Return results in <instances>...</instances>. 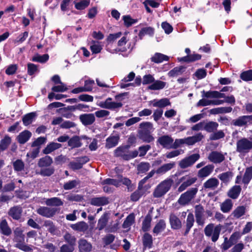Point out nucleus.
Masks as SVG:
<instances>
[{
  "instance_id": "obj_27",
  "label": "nucleus",
  "mask_w": 252,
  "mask_h": 252,
  "mask_svg": "<svg viewBox=\"0 0 252 252\" xmlns=\"http://www.w3.org/2000/svg\"><path fill=\"white\" fill-rule=\"evenodd\" d=\"M151 104L154 107H158L159 108L165 107L167 106L170 105V102L168 99L162 98L159 100L154 99L150 101Z\"/></svg>"
},
{
  "instance_id": "obj_38",
  "label": "nucleus",
  "mask_w": 252,
  "mask_h": 252,
  "mask_svg": "<svg viewBox=\"0 0 252 252\" xmlns=\"http://www.w3.org/2000/svg\"><path fill=\"white\" fill-rule=\"evenodd\" d=\"M233 202L231 200L227 199L220 205V209L224 213L229 212L232 208Z\"/></svg>"
},
{
  "instance_id": "obj_19",
  "label": "nucleus",
  "mask_w": 252,
  "mask_h": 252,
  "mask_svg": "<svg viewBox=\"0 0 252 252\" xmlns=\"http://www.w3.org/2000/svg\"><path fill=\"white\" fill-rule=\"evenodd\" d=\"M202 96L203 97L212 98H225V96L224 94L221 93L216 91H209L205 92L203 91L202 92Z\"/></svg>"
},
{
  "instance_id": "obj_33",
  "label": "nucleus",
  "mask_w": 252,
  "mask_h": 252,
  "mask_svg": "<svg viewBox=\"0 0 252 252\" xmlns=\"http://www.w3.org/2000/svg\"><path fill=\"white\" fill-rule=\"evenodd\" d=\"M219 184V182L218 179L215 178H211L204 183L203 187L205 189H214L218 186Z\"/></svg>"
},
{
  "instance_id": "obj_3",
  "label": "nucleus",
  "mask_w": 252,
  "mask_h": 252,
  "mask_svg": "<svg viewBox=\"0 0 252 252\" xmlns=\"http://www.w3.org/2000/svg\"><path fill=\"white\" fill-rule=\"evenodd\" d=\"M203 137L204 136L201 133H198L192 136L182 139H176L175 140L174 147H179L183 144H186L189 146L193 145L196 143L200 141Z\"/></svg>"
},
{
  "instance_id": "obj_44",
  "label": "nucleus",
  "mask_w": 252,
  "mask_h": 252,
  "mask_svg": "<svg viewBox=\"0 0 252 252\" xmlns=\"http://www.w3.org/2000/svg\"><path fill=\"white\" fill-rule=\"evenodd\" d=\"M252 179V166L246 168L243 178L242 182L245 184L248 185L251 179Z\"/></svg>"
},
{
  "instance_id": "obj_29",
  "label": "nucleus",
  "mask_w": 252,
  "mask_h": 252,
  "mask_svg": "<svg viewBox=\"0 0 252 252\" xmlns=\"http://www.w3.org/2000/svg\"><path fill=\"white\" fill-rule=\"evenodd\" d=\"M186 67L179 66L174 67L168 73V75L171 77H175L182 75L186 71Z\"/></svg>"
},
{
  "instance_id": "obj_4",
  "label": "nucleus",
  "mask_w": 252,
  "mask_h": 252,
  "mask_svg": "<svg viewBox=\"0 0 252 252\" xmlns=\"http://www.w3.org/2000/svg\"><path fill=\"white\" fill-rule=\"evenodd\" d=\"M197 191V188H191L181 195L178 200V202L179 204L183 206L189 204V202L194 198Z\"/></svg>"
},
{
  "instance_id": "obj_50",
  "label": "nucleus",
  "mask_w": 252,
  "mask_h": 252,
  "mask_svg": "<svg viewBox=\"0 0 252 252\" xmlns=\"http://www.w3.org/2000/svg\"><path fill=\"white\" fill-rule=\"evenodd\" d=\"M0 228L2 233L5 235H9L11 233L10 228L8 226L7 222L5 220H2L0 224Z\"/></svg>"
},
{
  "instance_id": "obj_51",
  "label": "nucleus",
  "mask_w": 252,
  "mask_h": 252,
  "mask_svg": "<svg viewBox=\"0 0 252 252\" xmlns=\"http://www.w3.org/2000/svg\"><path fill=\"white\" fill-rule=\"evenodd\" d=\"M39 153V148L37 147L33 149L27 154V160L28 162H30L31 160L36 158Z\"/></svg>"
},
{
  "instance_id": "obj_22",
  "label": "nucleus",
  "mask_w": 252,
  "mask_h": 252,
  "mask_svg": "<svg viewBox=\"0 0 252 252\" xmlns=\"http://www.w3.org/2000/svg\"><path fill=\"white\" fill-rule=\"evenodd\" d=\"M214 166L208 164L200 169L198 172V176L199 178H205L209 176L213 171Z\"/></svg>"
},
{
  "instance_id": "obj_32",
  "label": "nucleus",
  "mask_w": 252,
  "mask_h": 252,
  "mask_svg": "<svg viewBox=\"0 0 252 252\" xmlns=\"http://www.w3.org/2000/svg\"><path fill=\"white\" fill-rule=\"evenodd\" d=\"M22 210L20 207L15 206L10 209L9 211V215L13 219L18 220L20 218Z\"/></svg>"
},
{
  "instance_id": "obj_10",
  "label": "nucleus",
  "mask_w": 252,
  "mask_h": 252,
  "mask_svg": "<svg viewBox=\"0 0 252 252\" xmlns=\"http://www.w3.org/2000/svg\"><path fill=\"white\" fill-rule=\"evenodd\" d=\"M97 105L102 108L115 109L116 108L121 107L123 104L120 102L112 101V98L109 97L104 101H100L98 102Z\"/></svg>"
},
{
  "instance_id": "obj_53",
  "label": "nucleus",
  "mask_w": 252,
  "mask_h": 252,
  "mask_svg": "<svg viewBox=\"0 0 252 252\" xmlns=\"http://www.w3.org/2000/svg\"><path fill=\"white\" fill-rule=\"evenodd\" d=\"M154 29L153 28H152L151 27H145V28H143L141 29V30L139 32L138 35H139V37L141 39H142V37L145 35H146V34L150 35H153L154 33Z\"/></svg>"
},
{
  "instance_id": "obj_57",
  "label": "nucleus",
  "mask_w": 252,
  "mask_h": 252,
  "mask_svg": "<svg viewBox=\"0 0 252 252\" xmlns=\"http://www.w3.org/2000/svg\"><path fill=\"white\" fill-rule=\"evenodd\" d=\"M123 19L125 25L127 27H129L138 22L137 19H132L129 15L123 16Z\"/></svg>"
},
{
  "instance_id": "obj_34",
  "label": "nucleus",
  "mask_w": 252,
  "mask_h": 252,
  "mask_svg": "<svg viewBox=\"0 0 252 252\" xmlns=\"http://www.w3.org/2000/svg\"><path fill=\"white\" fill-rule=\"evenodd\" d=\"M241 191V188L240 186H234L231 188L227 193L228 196L232 198L236 199L238 198Z\"/></svg>"
},
{
  "instance_id": "obj_43",
  "label": "nucleus",
  "mask_w": 252,
  "mask_h": 252,
  "mask_svg": "<svg viewBox=\"0 0 252 252\" xmlns=\"http://www.w3.org/2000/svg\"><path fill=\"white\" fill-rule=\"evenodd\" d=\"M45 203L47 206H60L63 205V202L58 197H52L47 199Z\"/></svg>"
},
{
  "instance_id": "obj_62",
  "label": "nucleus",
  "mask_w": 252,
  "mask_h": 252,
  "mask_svg": "<svg viewBox=\"0 0 252 252\" xmlns=\"http://www.w3.org/2000/svg\"><path fill=\"white\" fill-rule=\"evenodd\" d=\"M127 34L123 36L118 41V46L120 47L119 50L123 52L126 50V47L125 46L127 41Z\"/></svg>"
},
{
  "instance_id": "obj_7",
  "label": "nucleus",
  "mask_w": 252,
  "mask_h": 252,
  "mask_svg": "<svg viewBox=\"0 0 252 252\" xmlns=\"http://www.w3.org/2000/svg\"><path fill=\"white\" fill-rule=\"evenodd\" d=\"M241 237V234L239 232H235L231 234L229 239L225 238L222 244V249L226 250L230 248L232 245L236 243Z\"/></svg>"
},
{
  "instance_id": "obj_20",
  "label": "nucleus",
  "mask_w": 252,
  "mask_h": 252,
  "mask_svg": "<svg viewBox=\"0 0 252 252\" xmlns=\"http://www.w3.org/2000/svg\"><path fill=\"white\" fill-rule=\"evenodd\" d=\"M128 152V146H120L115 150L114 154L116 157H121L124 159L127 160Z\"/></svg>"
},
{
  "instance_id": "obj_28",
  "label": "nucleus",
  "mask_w": 252,
  "mask_h": 252,
  "mask_svg": "<svg viewBox=\"0 0 252 252\" xmlns=\"http://www.w3.org/2000/svg\"><path fill=\"white\" fill-rule=\"evenodd\" d=\"M92 248V245L85 239L79 241V249L80 252H90Z\"/></svg>"
},
{
  "instance_id": "obj_48",
  "label": "nucleus",
  "mask_w": 252,
  "mask_h": 252,
  "mask_svg": "<svg viewBox=\"0 0 252 252\" xmlns=\"http://www.w3.org/2000/svg\"><path fill=\"white\" fill-rule=\"evenodd\" d=\"M218 126V124L215 122L204 123V129L208 132H212L217 129Z\"/></svg>"
},
{
  "instance_id": "obj_6",
  "label": "nucleus",
  "mask_w": 252,
  "mask_h": 252,
  "mask_svg": "<svg viewBox=\"0 0 252 252\" xmlns=\"http://www.w3.org/2000/svg\"><path fill=\"white\" fill-rule=\"evenodd\" d=\"M199 158L200 155L198 154H192L180 160L179 165L182 169L186 168L192 165Z\"/></svg>"
},
{
  "instance_id": "obj_46",
  "label": "nucleus",
  "mask_w": 252,
  "mask_h": 252,
  "mask_svg": "<svg viewBox=\"0 0 252 252\" xmlns=\"http://www.w3.org/2000/svg\"><path fill=\"white\" fill-rule=\"evenodd\" d=\"M68 145L72 148L81 147L82 143L80 142V138L78 136H74L72 137L68 140Z\"/></svg>"
},
{
  "instance_id": "obj_60",
  "label": "nucleus",
  "mask_w": 252,
  "mask_h": 252,
  "mask_svg": "<svg viewBox=\"0 0 252 252\" xmlns=\"http://www.w3.org/2000/svg\"><path fill=\"white\" fill-rule=\"evenodd\" d=\"M35 115L34 113H30L25 116L23 118V122L25 126H28L31 124L35 117Z\"/></svg>"
},
{
  "instance_id": "obj_24",
  "label": "nucleus",
  "mask_w": 252,
  "mask_h": 252,
  "mask_svg": "<svg viewBox=\"0 0 252 252\" xmlns=\"http://www.w3.org/2000/svg\"><path fill=\"white\" fill-rule=\"evenodd\" d=\"M80 119L85 125L92 124L95 121V117L93 114H84L80 115Z\"/></svg>"
},
{
  "instance_id": "obj_2",
  "label": "nucleus",
  "mask_w": 252,
  "mask_h": 252,
  "mask_svg": "<svg viewBox=\"0 0 252 252\" xmlns=\"http://www.w3.org/2000/svg\"><path fill=\"white\" fill-rule=\"evenodd\" d=\"M221 229L220 225L215 226L213 223H210L205 227L204 233L207 237H211V240L215 242L219 238Z\"/></svg>"
},
{
  "instance_id": "obj_35",
  "label": "nucleus",
  "mask_w": 252,
  "mask_h": 252,
  "mask_svg": "<svg viewBox=\"0 0 252 252\" xmlns=\"http://www.w3.org/2000/svg\"><path fill=\"white\" fill-rule=\"evenodd\" d=\"M119 136L118 135L110 136L106 139V147L107 148H111L116 146L119 142Z\"/></svg>"
},
{
  "instance_id": "obj_36",
  "label": "nucleus",
  "mask_w": 252,
  "mask_h": 252,
  "mask_svg": "<svg viewBox=\"0 0 252 252\" xmlns=\"http://www.w3.org/2000/svg\"><path fill=\"white\" fill-rule=\"evenodd\" d=\"M61 147L62 145L60 143L52 142L47 145L46 147L43 150V152L45 154H49Z\"/></svg>"
},
{
  "instance_id": "obj_25",
  "label": "nucleus",
  "mask_w": 252,
  "mask_h": 252,
  "mask_svg": "<svg viewBox=\"0 0 252 252\" xmlns=\"http://www.w3.org/2000/svg\"><path fill=\"white\" fill-rule=\"evenodd\" d=\"M171 228L174 229H178L181 228L182 223L180 219L175 214H172L169 218Z\"/></svg>"
},
{
  "instance_id": "obj_15",
  "label": "nucleus",
  "mask_w": 252,
  "mask_h": 252,
  "mask_svg": "<svg viewBox=\"0 0 252 252\" xmlns=\"http://www.w3.org/2000/svg\"><path fill=\"white\" fill-rule=\"evenodd\" d=\"M208 158L210 161L214 163H220L225 159L224 155L218 151H213L211 152Z\"/></svg>"
},
{
  "instance_id": "obj_58",
  "label": "nucleus",
  "mask_w": 252,
  "mask_h": 252,
  "mask_svg": "<svg viewBox=\"0 0 252 252\" xmlns=\"http://www.w3.org/2000/svg\"><path fill=\"white\" fill-rule=\"evenodd\" d=\"M144 193L143 189H139L138 187V189L131 195V199L133 201H136L143 195Z\"/></svg>"
},
{
  "instance_id": "obj_12",
  "label": "nucleus",
  "mask_w": 252,
  "mask_h": 252,
  "mask_svg": "<svg viewBox=\"0 0 252 252\" xmlns=\"http://www.w3.org/2000/svg\"><path fill=\"white\" fill-rule=\"evenodd\" d=\"M195 216L196 221L198 225L203 226L206 220L204 215V210L203 208L200 205H197L195 208Z\"/></svg>"
},
{
  "instance_id": "obj_52",
  "label": "nucleus",
  "mask_w": 252,
  "mask_h": 252,
  "mask_svg": "<svg viewBox=\"0 0 252 252\" xmlns=\"http://www.w3.org/2000/svg\"><path fill=\"white\" fill-rule=\"evenodd\" d=\"M134 221V215L132 214H131L129 215L126 219L123 224V227L124 228L129 229Z\"/></svg>"
},
{
  "instance_id": "obj_21",
  "label": "nucleus",
  "mask_w": 252,
  "mask_h": 252,
  "mask_svg": "<svg viewBox=\"0 0 252 252\" xmlns=\"http://www.w3.org/2000/svg\"><path fill=\"white\" fill-rule=\"evenodd\" d=\"M109 199L105 196L92 198L90 200V203L94 206H101L108 204Z\"/></svg>"
},
{
  "instance_id": "obj_18",
  "label": "nucleus",
  "mask_w": 252,
  "mask_h": 252,
  "mask_svg": "<svg viewBox=\"0 0 252 252\" xmlns=\"http://www.w3.org/2000/svg\"><path fill=\"white\" fill-rule=\"evenodd\" d=\"M110 215V214L109 212H106L99 218L97 224V228L98 230L100 231L106 228Z\"/></svg>"
},
{
  "instance_id": "obj_49",
  "label": "nucleus",
  "mask_w": 252,
  "mask_h": 252,
  "mask_svg": "<svg viewBox=\"0 0 252 252\" xmlns=\"http://www.w3.org/2000/svg\"><path fill=\"white\" fill-rule=\"evenodd\" d=\"M233 177V174L231 172L228 171L222 173L219 175V178L224 183H228Z\"/></svg>"
},
{
  "instance_id": "obj_59",
  "label": "nucleus",
  "mask_w": 252,
  "mask_h": 252,
  "mask_svg": "<svg viewBox=\"0 0 252 252\" xmlns=\"http://www.w3.org/2000/svg\"><path fill=\"white\" fill-rule=\"evenodd\" d=\"M152 221V218L151 217L147 216L142 222V229L144 231H148L151 227V223Z\"/></svg>"
},
{
  "instance_id": "obj_23",
  "label": "nucleus",
  "mask_w": 252,
  "mask_h": 252,
  "mask_svg": "<svg viewBox=\"0 0 252 252\" xmlns=\"http://www.w3.org/2000/svg\"><path fill=\"white\" fill-rule=\"evenodd\" d=\"M175 166V162H171L168 163L164 164L157 169V174L160 175H163L174 168Z\"/></svg>"
},
{
  "instance_id": "obj_11",
  "label": "nucleus",
  "mask_w": 252,
  "mask_h": 252,
  "mask_svg": "<svg viewBox=\"0 0 252 252\" xmlns=\"http://www.w3.org/2000/svg\"><path fill=\"white\" fill-rule=\"evenodd\" d=\"M158 141L163 147L166 149H176L178 147H174L175 142H173V139L168 135H164L159 137Z\"/></svg>"
},
{
  "instance_id": "obj_40",
  "label": "nucleus",
  "mask_w": 252,
  "mask_h": 252,
  "mask_svg": "<svg viewBox=\"0 0 252 252\" xmlns=\"http://www.w3.org/2000/svg\"><path fill=\"white\" fill-rule=\"evenodd\" d=\"M246 212V208L243 206L237 207L231 214V216L235 219H239L244 216Z\"/></svg>"
},
{
  "instance_id": "obj_55",
  "label": "nucleus",
  "mask_w": 252,
  "mask_h": 252,
  "mask_svg": "<svg viewBox=\"0 0 252 252\" xmlns=\"http://www.w3.org/2000/svg\"><path fill=\"white\" fill-rule=\"evenodd\" d=\"M119 225L118 220H117L115 223L112 222L106 227L105 230L106 232H115L119 229Z\"/></svg>"
},
{
  "instance_id": "obj_39",
  "label": "nucleus",
  "mask_w": 252,
  "mask_h": 252,
  "mask_svg": "<svg viewBox=\"0 0 252 252\" xmlns=\"http://www.w3.org/2000/svg\"><path fill=\"white\" fill-rule=\"evenodd\" d=\"M166 228V223L163 220H160L156 224L153 229L154 233L157 235L164 230Z\"/></svg>"
},
{
  "instance_id": "obj_1",
  "label": "nucleus",
  "mask_w": 252,
  "mask_h": 252,
  "mask_svg": "<svg viewBox=\"0 0 252 252\" xmlns=\"http://www.w3.org/2000/svg\"><path fill=\"white\" fill-rule=\"evenodd\" d=\"M173 180L167 178L162 181L155 189L153 195L155 197H160L164 195L170 189Z\"/></svg>"
},
{
  "instance_id": "obj_31",
  "label": "nucleus",
  "mask_w": 252,
  "mask_h": 252,
  "mask_svg": "<svg viewBox=\"0 0 252 252\" xmlns=\"http://www.w3.org/2000/svg\"><path fill=\"white\" fill-rule=\"evenodd\" d=\"M74 6L77 10H83L87 7L90 3V0H72Z\"/></svg>"
},
{
  "instance_id": "obj_64",
  "label": "nucleus",
  "mask_w": 252,
  "mask_h": 252,
  "mask_svg": "<svg viewBox=\"0 0 252 252\" xmlns=\"http://www.w3.org/2000/svg\"><path fill=\"white\" fill-rule=\"evenodd\" d=\"M241 78L245 81L252 80V70H249L241 73Z\"/></svg>"
},
{
  "instance_id": "obj_47",
  "label": "nucleus",
  "mask_w": 252,
  "mask_h": 252,
  "mask_svg": "<svg viewBox=\"0 0 252 252\" xmlns=\"http://www.w3.org/2000/svg\"><path fill=\"white\" fill-rule=\"evenodd\" d=\"M194 222V219L193 215L192 213H189L187 219L186 229L185 233V235H187L189 232L190 228L193 225Z\"/></svg>"
},
{
  "instance_id": "obj_63",
  "label": "nucleus",
  "mask_w": 252,
  "mask_h": 252,
  "mask_svg": "<svg viewBox=\"0 0 252 252\" xmlns=\"http://www.w3.org/2000/svg\"><path fill=\"white\" fill-rule=\"evenodd\" d=\"M143 242L145 247H151L153 243L152 236L148 233H145L143 236Z\"/></svg>"
},
{
  "instance_id": "obj_56",
  "label": "nucleus",
  "mask_w": 252,
  "mask_h": 252,
  "mask_svg": "<svg viewBox=\"0 0 252 252\" xmlns=\"http://www.w3.org/2000/svg\"><path fill=\"white\" fill-rule=\"evenodd\" d=\"M151 132H138L140 139L146 142L150 143L154 140V137L150 134Z\"/></svg>"
},
{
  "instance_id": "obj_61",
  "label": "nucleus",
  "mask_w": 252,
  "mask_h": 252,
  "mask_svg": "<svg viewBox=\"0 0 252 252\" xmlns=\"http://www.w3.org/2000/svg\"><path fill=\"white\" fill-rule=\"evenodd\" d=\"M93 44L91 45V50L93 53L97 54L99 53L102 49V45L100 42L93 41Z\"/></svg>"
},
{
  "instance_id": "obj_8",
  "label": "nucleus",
  "mask_w": 252,
  "mask_h": 252,
  "mask_svg": "<svg viewBox=\"0 0 252 252\" xmlns=\"http://www.w3.org/2000/svg\"><path fill=\"white\" fill-rule=\"evenodd\" d=\"M252 149V139L242 138L237 142V151L240 153H247Z\"/></svg>"
},
{
  "instance_id": "obj_26",
  "label": "nucleus",
  "mask_w": 252,
  "mask_h": 252,
  "mask_svg": "<svg viewBox=\"0 0 252 252\" xmlns=\"http://www.w3.org/2000/svg\"><path fill=\"white\" fill-rule=\"evenodd\" d=\"M71 228L77 231L85 232L89 228L88 224L84 221H80L70 225Z\"/></svg>"
},
{
  "instance_id": "obj_13",
  "label": "nucleus",
  "mask_w": 252,
  "mask_h": 252,
  "mask_svg": "<svg viewBox=\"0 0 252 252\" xmlns=\"http://www.w3.org/2000/svg\"><path fill=\"white\" fill-rule=\"evenodd\" d=\"M115 237L114 235L109 234H107L103 238V241L105 245L111 244L114 241V243L110 245V248L113 250H117L121 245V241L118 239L115 241Z\"/></svg>"
},
{
  "instance_id": "obj_30",
  "label": "nucleus",
  "mask_w": 252,
  "mask_h": 252,
  "mask_svg": "<svg viewBox=\"0 0 252 252\" xmlns=\"http://www.w3.org/2000/svg\"><path fill=\"white\" fill-rule=\"evenodd\" d=\"M169 59V57L166 55L159 53H156L151 57V60L154 63H159L163 61H168Z\"/></svg>"
},
{
  "instance_id": "obj_37",
  "label": "nucleus",
  "mask_w": 252,
  "mask_h": 252,
  "mask_svg": "<svg viewBox=\"0 0 252 252\" xmlns=\"http://www.w3.org/2000/svg\"><path fill=\"white\" fill-rule=\"evenodd\" d=\"M138 132H152L154 130L153 125L150 122H144L140 124Z\"/></svg>"
},
{
  "instance_id": "obj_42",
  "label": "nucleus",
  "mask_w": 252,
  "mask_h": 252,
  "mask_svg": "<svg viewBox=\"0 0 252 252\" xmlns=\"http://www.w3.org/2000/svg\"><path fill=\"white\" fill-rule=\"evenodd\" d=\"M52 162V158L48 156H46L39 160L38 165L40 167H48L49 166Z\"/></svg>"
},
{
  "instance_id": "obj_41",
  "label": "nucleus",
  "mask_w": 252,
  "mask_h": 252,
  "mask_svg": "<svg viewBox=\"0 0 252 252\" xmlns=\"http://www.w3.org/2000/svg\"><path fill=\"white\" fill-rule=\"evenodd\" d=\"M166 83L159 80L154 81L153 83L149 86V89L151 90H158L163 89Z\"/></svg>"
},
{
  "instance_id": "obj_16",
  "label": "nucleus",
  "mask_w": 252,
  "mask_h": 252,
  "mask_svg": "<svg viewBox=\"0 0 252 252\" xmlns=\"http://www.w3.org/2000/svg\"><path fill=\"white\" fill-rule=\"evenodd\" d=\"M252 123V115L243 116L234 120L232 124L235 126H243L248 124Z\"/></svg>"
},
{
  "instance_id": "obj_54",
  "label": "nucleus",
  "mask_w": 252,
  "mask_h": 252,
  "mask_svg": "<svg viewBox=\"0 0 252 252\" xmlns=\"http://www.w3.org/2000/svg\"><path fill=\"white\" fill-rule=\"evenodd\" d=\"M48 59L49 56L48 54H44L43 55L37 54L32 57V61L40 63H44L46 62Z\"/></svg>"
},
{
  "instance_id": "obj_14",
  "label": "nucleus",
  "mask_w": 252,
  "mask_h": 252,
  "mask_svg": "<svg viewBox=\"0 0 252 252\" xmlns=\"http://www.w3.org/2000/svg\"><path fill=\"white\" fill-rule=\"evenodd\" d=\"M208 98L204 97L200 100L196 104V106H206L208 105H219L224 103L223 100L215 99L210 100L207 99Z\"/></svg>"
},
{
  "instance_id": "obj_9",
  "label": "nucleus",
  "mask_w": 252,
  "mask_h": 252,
  "mask_svg": "<svg viewBox=\"0 0 252 252\" xmlns=\"http://www.w3.org/2000/svg\"><path fill=\"white\" fill-rule=\"evenodd\" d=\"M197 180V178L195 177H191L189 175H186L180 179V182H183L182 184L178 189L179 192H182L185 190L188 187L194 184Z\"/></svg>"
},
{
  "instance_id": "obj_17",
  "label": "nucleus",
  "mask_w": 252,
  "mask_h": 252,
  "mask_svg": "<svg viewBox=\"0 0 252 252\" xmlns=\"http://www.w3.org/2000/svg\"><path fill=\"white\" fill-rule=\"evenodd\" d=\"M57 209L47 207H40L37 210V213L45 217L51 218L56 213Z\"/></svg>"
},
{
  "instance_id": "obj_45",
  "label": "nucleus",
  "mask_w": 252,
  "mask_h": 252,
  "mask_svg": "<svg viewBox=\"0 0 252 252\" xmlns=\"http://www.w3.org/2000/svg\"><path fill=\"white\" fill-rule=\"evenodd\" d=\"M31 135V133L30 131L25 130L19 135L18 137L19 142L21 144H24L30 139Z\"/></svg>"
},
{
  "instance_id": "obj_5",
  "label": "nucleus",
  "mask_w": 252,
  "mask_h": 252,
  "mask_svg": "<svg viewBox=\"0 0 252 252\" xmlns=\"http://www.w3.org/2000/svg\"><path fill=\"white\" fill-rule=\"evenodd\" d=\"M15 235V241L17 242L16 247L25 252H30L32 249L28 246L25 245L23 242L24 241V235L21 229L17 228L14 231Z\"/></svg>"
}]
</instances>
